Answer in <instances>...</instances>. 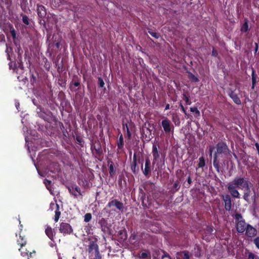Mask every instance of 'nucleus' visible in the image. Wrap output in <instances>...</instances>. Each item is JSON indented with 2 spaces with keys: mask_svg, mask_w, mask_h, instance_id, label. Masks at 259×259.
Masks as SVG:
<instances>
[{
  "mask_svg": "<svg viewBox=\"0 0 259 259\" xmlns=\"http://www.w3.org/2000/svg\"><path fill=\"white\" fill-rule=\"evenodd\" d=\"M69 192L74 196L75 198L77 197V194L76 192H78L79 195L82 196V193L80 188L76 185H72L68 188Z\"/></svg>",
  "mask_w": 259,
  "mask_h": 259,
  "instance_id": "19",
  "label": "nucleus"
},
{
  "mask_svg": "<svg viewBox=\"0 0 259 259\" xmlns=\"http://www.w3.org/2000/svg\"><path fill=\"white\" fill-rule=\"evenodd\" d=\"M163 128L165 133H170L172 132V134L174 133V126L171 124L170 121L168 119H163Z\"/></svg>",
  "mask_w": 259,
  "mask_h": 259,
  "instance_id": "15",
  "label": "nucleus"
},
{
  "mask_svg": "<svg viewBox=\"0 0 259 259\" xmlns=\"http://www.w3.org/2000/svg\"><path fill=\"white\" fill-rule=\"evenodd\" d=\"M59 231L64 235H66L71 234L73 232V229L69 224L62 222L60 225Z\"/></svg>",
  "mask_w": 259,
  "mask_h": 259,
  "instance_id": "10",
  "label": "nucleus"
},
{
  "mask_svg": "<svg viewBox=\"0 0 259 259\" xmlns=\"http://www.w3.org/2000/svg\"><path fill=\"white\" fill-rule=\"evenodd\" d=\"M152 154L153 157L152 167L153 175L161 180L162 179V160L160 155H162V149L159 143H153Z\"/></svg>",
  "mask_w": 259,
  "mask_h": 259,
  "instance_id": "3",
  "label": "nucleus"
},
{
  "mask_svg": "<svg viewBox=\"0 0 259 259\" xmlns=\"http://www.w3.org/2000/svg\"><path fill=\"white\" fill-rule=\"evenodd\" d=\"M139 257L141 259H146L148 257H150V254L147 251L143 252L139 254Z\"/></svg>",
  "mask_w": 259,
  "mask_h": 259,
  "instance_id": "31",
  "label": "nucleus"
},
{
  "mask_svg": "<svg viewBox=\"0 0 259 259\" xmlns=\"http://www.w3.org/2000/svg\"><path fill=\"white\" fill-rule=\"evenodd\" d=\"M254 145L256 148L257 153H259V144L258 143H255Z\"/></svg>",
  "mask_w": 259,
  "mask_h": 259,
  "instance_id": "54",
  "label": "nucleus"
},
{
  "mask_svg": "<svg viewBox=\"0 0 259 259\" xmlns=\"http://www.w3.org/2000/svg\"><path fill=\"white\" fill-rule=\"evenodd\" d=\"M55 45L57 49H59L60 48V45L59 42H56Z\"/></svg>",
  "mask_w": 259,
  "mask_h": 259,
  "instance_id": "56",
  "label": "nucleus"
},
{
  "mask_svg": "<svg viewBox=\"0 0 259 259\" xmlns=\"http://www.w3.org/2000/svg\"><path fill=\"white\" fill-rule=\"evenodd\" d=\"M106 207L111 208L115 207L116 209L120 212H123L124 209L123 203L116 199H113L109 201Z\"/></svg>",
  "mask_w": 259,
  "mask_h": 259,
  "instance_id": "6",
  "label": "nucleus"
},
{
  "mask_svg": "<svg viewBox=\"0 0 259 259\" xmlns=\"http://www.w3.org/2000/svg\"><path fill=\"white\" fill-rule=\"evenodd\" d=\"M180 109L181 110H182V111L185 114H186V111L184 108V107L183 106V105H182V103H180Z\"/></svg>",
  "mask_w": 259,
  "mask_h": 259,
  "instance_id": "48",
  "label": "nucleus"
},
{
  "mask_svg": "<svg viewBox=\"0 0 259 259\" xmlns=\"http://www.w3.org/2000/svg\"><path fill=\"white\" fill-rule=\"evenodd\" d=\"M9 65L10 68H11L12 67V62L9 63Z\"/></svg>",
  "mask_w": 259,
  "mask_h": 259,
  "instance_id": "59",
  "label": "nucleus"
},
{
  "mask_svg": "<svg viewBox=\"0 0 259 259\" xmlns=\"http://www.w3.org/2000/svg\"><path fill=\"white\" fill-rule=\"evenodd\" d=\"M251 80H252V85L251 89L254 90L256 82L257 75L255 74V71L253 67H251Z\"/></svg>",
  "mask_w": 259,
  "mask_h": 259,
  "instance_id": "25",
  "label": "nucleus"
},
{
  "mask_svg": "<svg viewBox=\"0 0 259 259\" xmlns=\"http://www.w3.org/2000/svg\"><path fill=\"white\" fill-rule=\"evenodd\" d=\"M123 138L122 135H121L119 137V139L117 141V145L118 149H122L123 147Z\"/></svg>",
  "mask_w": 259,
  "mask_h": 259,
  "instance_id": "30",
  "label": "nucleus"
},
{
  "mask_svg": "<svg viewBox=\"0 0 259 259\" xmlns=\"http://www.w3.org/2000/svg\"><path fill=\"white\" fill-rule=\"evenodd\" d=\"M169 108V104H167L165 106V110H167Z\"/></svg>",
  "mask_w": 259,
  "mask_h": 259,
  "instance_id": "58",
  "label": "nucleus"
},
{
  "mask_svg": "<svg viewBox=\"0 0 259 259\" xmlns=\"http://www.w3.org/2000/svg\"><path fill=\"white\" fill-rule=\"evenodd\" d=\"M216 151L213 154V165L218 173L221 171V165L225 164V157L230 154L231 151L227 143L221 141L215 146Z\"/></svg>",
  "mask_w": 259,
  "mask_h": 259,
  "instance_id": "2",
  "label": "nucleus"
},
{
  "mask_svg": "<svg viewBox=\"0 0 259 259\" xmlns=\"http://www.w3.org/2000/svg\"><path fill=\"white\" fill-rule=\"evenodd\" d=\"M30 79L31 84L32 85H34V84L35 83H36V80H37L36 76L34 74H32L31 75Z\"/></svg>",
  "mask_w": 259,
  "mask_h": 259,
  "instance_id": "39",
  "label": "nucleus"
},
{
  "mask_svg": "<svg viewBox=\"0 0 259 259\" xmlns=\"http://www.w3.org/2000/svg\"><path fill=\"white\" fill-rule=\"evenodd\" d=\"M81 80L77 75H74L72 81L70 83V89L72 92H76L78 89L76 87H79L80 85Z\"/></svg>",
  "mask_w": 259,
  "mask_h": 259,
  "instance_id": "12",
  "label": "nucleus"
},
{
  "mask_svg": "<svg viewBox=\"0 0 259 259\" xmlns=\"http://www.w3.org/2000/svg\"><path fill=\"white\" fill-rule=\"evenodd\" d=\"M98 84H99V87H100V88H104V85H105V83H104V80L100 77H99L98 78Z\"/></svg>",
  "mask_w": 259,
  "mask_h": 259,
  "instance_id": "41",
  "label": "nucleus"
},
{
  "mask_svg": "<svg viewBox=\"0 0 259 259\" xmlns=\"http://www.w3.org/2000/svg\"><path fill=\"white\" fill-rule=\"evenodd\" d=\"M190 110L191 112L195 113L197 117L200 116V112L196 107H190Z\"/></svg>",
  "mask_w": 259,
  "mask_h": 259,
  "instance_id": "32",
  "label": "nucleus"
},
{
  "mask_svg": "<svg viewBox=\"0 0 259 259\" xmlns=\"http://www.w3.org/2000/svg\"><path fill=\"white\" fill-rule=\"evenodd\" d=\"M9 33L13 39L14 43L17 46V43H18V38L16 37V31L12 25H10L9 26Z\"/></svg>",
  "mask_w": 259,
  "mask_h": 259,
  "instance_id": "21",
  "label": "nucleus"
},
{
  "mask_svg": "<svg viewBox=\"0 0 259 259\" xmlns=\"http://www.w3.org/2000/svg\"><path fill=\"white\" fill-rule=\"evenodd\" d=\"M253 200L255 201V195H253Z\"/></svg>",
  "mask_w": 259,
  "mask_h": 259,
  "instance_id": "61",
  "label": "nucleus"
},
{
  "mask_svg": "<svg viewBox=\"0 0 259 259\" xmlns=\"http://www.w3.org/2000/svg\"><path fill=\"white\" fill-rule=\"evenodd\" d=\"M22 2L21 3V7L23 11H25L27 5V0H22Z\"/></svg>",
  "mask_w": 259,
  "mask_h": 259,
  "instance_id": "37",
  "label": "nucleus"
},
{
  "mask_svg": "<svg viewBox=\"0 0 259 259\" xmlns=\"http://www.w3.org/2000/svg\"><path fill=\"white\" fill-rule=\"evenodd\" d=\"M47 182H48V184H50L51 183V181H49V180H46Z\"/></svg>",
  "mask_w": 259,
  "mask_h": 259,
  "instance_id": "60",
  "label": "nucleus"
},
{
  "mask_svg": "<svg viewBox=\"0 0 259 259\" xmlns=\"http://www.w3.org/2000/svg\"><path fill=\"white\" fill-rule=\"evenodd\" d=\"M76 140L78 144H81L82 142V139L79 137H76Z\"/></svg>",
  "mask_w": 259,
  "mask_h": 259,
  "instance_id": "50",
  "label": "nucleus"
},
{
  "mask_svg": "<svg viewBox=\"0 0 259 259\" xmlns=\"http://www.w3.org/2000/svg\"><path fill=\"white\" fill-rule=\"evenodd\" d=\"M230 97L233 100L234 102L237 104L240 105L241 104V100L238 95L234 93V91H231L229 94Z\"/></svg>",
  "mask_w": 259,
  "mask_h": 259,
  "instance_id": "22",
  "label": "nucleus"
},
{
  "mask_svg": "<svg viewBox=\"0 0 259 259\" xmlns=\"http://www.w3.org/2000/svg\"><path fill=\"white\" fill-rule=\"evenodd\" d=\"M126 134L128 139H131L132 138V134L130 131L129 127H127Z\"/></svg>",
  "mask_w": 259,
  "mask_h": 259,
  "instance_id": "46",
  "label": "nucleus"
},
{
  "mask_svg": "<svg viewBox=\"0 0 259 259\" xmlns=\"http://www.w3.org/2000/svg\"><path fill=\"white\" fill-rule=\"evenodd\" d=\"M84 182H85L86 184H87L88 181H87V180H84V182H83V183H84Z\"/></svg>",
  "mask_w": 259,
  "mask_h": 259,
  "instance_id": "62",
  "label": "nucleus"
},
{
  "mask_svg": "<svg viewBox=\"0 0 259 259\" xmlns=\"http://www.w3.org/2000/svg\"><path fill=\"white\" fill-rule=\"evenodd\" d=\"M22 21L25 25H28L29 24V18L26 15L22 16Z\"/></svg>",
  "mask_w": 259,
  "mask_h": 259,
  "instance_id": "38",
  "label": "nucleus"
},
{
  "mask_svg": "<svg viewBox=\"0 0 259 259\" xmlns=\"http://www.w3.org/2000/svg\"><path fill=\"white\" fill-rule=\"evenodd\" d=\"M213 227L212 226H206L204 229V232L202 234V238L209 241L210 240V236L213 234Z\"/></svg>",
  "mask_w": 259,
  "mask_h": 259,
  "instance_id": "14",
  "label": "nucleus"
},
{
  "mask_svg": "<svg viewBox=\"0 0 259 259\" xmlns=\"http://www.w3.org/2000/svg\"><path fill=\"white\" fill-rule=\"evenodd\" d=\"M254 45H255V48H254V53L255 55L257 53V51H258V45L257 42H255Z\"/></svg>",
  "mask_w": 259,
  "mask_h": 259,
  "instance_id": "49",
  "label": "nucleus"
},
{
  "mask_svg": "<svg viewBox=\"0 0 259 259\" xmlns=\"http://www.w3.org/2000/svg\"><path fill=\"white\" fill-rule=\"evenodd\" d=\"M92 218V216L91 213H87L84 216V221L85 222H89L91 220Z\"/></svg>",
  "mask_w": 259,
  "mask_h": 259,
  "instance_id": "35",
  "label": "nucleus"
},
{
  "mask_svg": "<svg viewBox=\"0 0 259 259\" xmlns=\"http://www.w3.org/2000/svg\"><path fill=\"white\" fill-rule=\"evenodd\" d=\"M37 13L39 19V23L45 25L46 24L45 18L47 15V10L45 7L41 5H37Z\"/></svg>",
  "mask_w": 259,
  "mask_h": 259,
  "instance_id": "7",
  "label": "nucleus"
},
{
  "mask_svg": "<svg viewBox=\"0 0 259 259\" xmlns=\"http://www.w3.org/2000/svg\"><path fill=\"white\" fill-rule=\"evenodd\" d=\"M142 138L144 142H149L151 139V132L146 126H143L141 129Z\"/></svg>",
  "mask_w": 259,
  "mask_h": 259,
  "instance_id": "11",
  "label": "nucleus"
},
{
  "mask_svg": "<svg viewBox=\"0 0 259 259\" xmlns=\"http://www.w3.org/2000/svg\"><path fill=\"white\" fill-rule=\"evenodd\" d=\"M189 77L193 82H197L199 81L198 78L191 72L189 73Z\"/></svg>",
  "mask_w": 259,
  "mask_h": 259,
  "instance_id": "34",
  "label": "nucleus"
},
{
  "mask_svg": "<svg viewBox=\"0 0 259 259\" xmlns=\"http://www.w3.org/2000/svg\"><path fill=\"white\" fill-rule=\"evenodd\" d=\"M89 256L93 259H102L97 240H90L88 248Z\"/></svg>",
  "mask_w": 259,
  "mask_h": 259,
  "instance_id": "4",
  "label": "nucleus"
},
{
  "mask_svg": "<svg viewBox=\"0 0 259 259\" xmlns=\"http://www.w3.org/2000/svg\"><path fill=\"white\" fill-rule=\"evenodd\" d=\"M245 235L248 237L255 236L257 234V230L250 224H247L245 229Z\"/></svg>",
  "mask_w": 259,
  "mask_h": 259,
  "instance_id": "16",
  "label": "nucleus"
},
{
  "mask_svg": "<svg viewBox=\"0 0 259 259\" xmlns=\"http://www.w3.org/2000/svg\"><path fill=\"white\" fill-rule=\"evenodd\" d=\"M220 197L224 202L225 209L227 211H230L232 206V200L231 198L232 196L230 194H221Z\"/></svg>",
  "mask_w": 259,
  "mask_h": 259,
  "instance_id": "8",
  "label": "nucleus"
},
{
  "mask_svg": "<svg viewBox=\"0 0 259 259\" xmlns=\"http://www.w3.org/2000/svg\"><path fill=\"white\" fill-rule=\"evenodd\" d=\"M185 117L187 119L191 118L192 117V116L191 115H190L189 114H188L187 112H186V114H185Z\"/></svg>",
  "mask_w": 259,
  "mask_h": 259,
  "instance_id": "55",
  "label": "nucleus"
},
{
  "mask_svg": "<svg viewBox=\"0 0 259 259\" xmlns=\"http://www.w3.org/2000/svg\"><path fill=\"white\" fill-rule=\"evenodd\" d=\"M3 0H0V2H3Z\"/></svg>",
  "mask_w": 259,
  "mask_h": 259,
  "instance_id": "64",
  "label": "nucleus"
},
{
  "mask_svg": "<svg viewBox=\"0 0 259 259\" xmlns=\"http://www.w3.org/2000/svg\"><path fill=\"white\" fill-rule=\"evenodd\" d=\"M149 33L152 36L155 38H158L159 37V34L155 32L149 31Z\"/></svg>",
  "mask_w": 259,
  "mask_h": 259,
  "instance_id": "44",
  "label": "nucleus"
},
{
  "mask_svg": "<svg viewBox=\"0 0 259 259\" xmlns=\"http://www.w3.org/2000/svg\"><path fill=\"white\" fill-rule=\"evenodd\" d=\"M174 187L175 188H176V189H178V184H177V183H175L174 185Z\"/></svg>",
  "mask_w": 259,
  "mask_h": 259,
  "instance_id": "57",
  "label": "nucleus"
},
{
  "mask_svg": "<svg viewBox=\"0 0 259 259\" xmlns=\"http://www.w3.org/2000/svg\"><path fill=\"white\" fill-rule=\"evenodd\" d=\"M163 259H171L170 256L164 250H163Z\"/></svg>",
  "mask_w": 259,
  "mask_h": 259,
  "instance_id": "45",
  "label": "nucleus"
},
{
  "mask_svg": "<svg viewBox=\"0 0 259 259\" xmlns=\"http://www.w3.org/2000/svg\"><path fill=\"white\" fill-rule=\"evenodd\" d=\"M205 160L203 156L199 157V162L197 164V166L198 168H203L205 166Z\"/></svg>",
  "mask_w": 259,
  "mask_h": 259,
  "instance_id": "29",
  "label": "nucleus"
},
{
  "mask_svg": "<svg viewBox=\"0 0 259 259\" xmlns=\"http://www.w3.org/2000/svg\"><path fill=\"white\" fill-rule=\"evenodd\" d=\"M253 243L257 248L259 249V237H256L253 240Z\"/></svg>",
  "mask_w": 259,
  "mask_h": 259,
  "instance_id": "43",
  "label": "nucleus"
},
{
  "mask_svg": "<svg viewBox=\"0 0 259 259\" xmlns=\"http://www.w3.org/2000/svg\"><path fill=\"white\" fill-rule=\"evenodd\" d=\"M141 168L143 170V174L146 177L149 176L151 175V162L149 158H147L145 159L144 168H143V162H141Z\"/></svg>",
  "mask_w": 259,
  "mask_h": 259,
  "instance_id": "13",
  "label": "nucleus"
},
{
  "mask_svg": "<svg viewBox=\"0 0 259 259\" xmlns=\"http://www.w3.org/2000/svg\"><path fill=\"white\" fill-rule=\"evenodd\" d=\"M187 181V182H188V183L189 184V185H190L192 184V180H191V179L190 176L188 177Z\"/></svg>",
  "mask_w": 259,
  "mask_h": 259,
  "instance_id": "52",
  "label": "nucleus"
},
{
  "mask_svg": "<svg viewBox=\"0 0 259 259\" xmlns=\"http://www.w3.org/2000/svg\"><path fill=\"white\" fill-rule=\"evenodd\" d=\"M19 250L21 252V254L23 256H28L29 259H30L29 257L33 256V254H35V251H33L32 252H30L29 254H28V251H23L21 248H19Z\"/></svg>",
  "mask_w": 259,
  "mask_h": 259,
  "instance_id": "28",
  "label": "nucleus"
},
{
  "mask_svg": "<svg viewBox=\"0 0 259 259\" xmlns=\"http://www.w3.org/2000/svg\"><path fill=\"white\" fill-rule=\"evenodd\" d=\"M183 100L185 101L187 105H190L191 104V102L189 101V97L187 96L186 94H183Z\"/></svg>",
  "mask_w": 259,
  "mask_h": 259,
  "instance_id": "40",
  "label": "nucleus"
},
{
  "mask_svg": "<svg viewBox=\"0 0 259 259\" xmlns=\"http://www.w3.org/2000/svg\"><path fill=\"white\" fill-rule=\"evenodd\" d=\"M122 127H123V129L124 130H126V131L127 130V127H128L127 124L124 123H122Z\"/></svg>",
  "mask_w": 259,
  "mask_h": 259,
  "instance_id": "51",
  "label": "nucleus"
},
{
  "mask_svg": "<svg viewBox=\"0 0 259 259\" xmlns=\"http://www.w3.org/2000/svg\"><path fill=\"white\" fill-rule=\"evenodd\" d=\"M180 255L183 259H190V255L188 251H184L181 252Z\"/></svg>",
  "mask_w": 259,
  "mask_h": 259,
  "instance_id": "33",
  "label": "nucleus"
},
{
  "mask_svg": "<svg viewBox=\"0 0 259 259\" xmlns=\"http://www.w3.org/2000/svg\"><path fill=\"white\" fill-rule=\"evenodd\" d=\"M248 22V20L247 19H245L244 23L241 25L240 28V31L241 32H246L249 30Z\"/></svg>",
  "mask_w": 259,
  "mask_h": 259,
  "instance_id": "27",
  "label": "nucleus"
},
{
  "mask_svg": "<svg viewBox=\"0 0 259 259\" xmlns=\"http://www.w3.org/2000/svg\"><path fill=\"white\" fill-rule=\"evenodd\" d=\"M214 149V147L213 146H210L209 147V156H212V152L213 151Z\"/></svg>",
  "mask_w": 259,
  "mask_h": 259,
  "instance_id": "47",
  "label": "nucleus"
},
{
  "mask_svg": "<svg viewBox=\"0 0 259 259\" xmlns=\"http://www.w3.org/2000/svg\"><path fill=\"white\" fill-rule=\"evenodd\" d=\"M252 186V184L248 178L241 177H235L231 182L228 183L226 186L228 191L234 198L239 199L240 198V194L238 189L243 190V199L248 203L249 202V197L251 193V188Z\"/></svg>",
  "mask_w": 259,
  "mask_h": 259,
  "instance_id": "1",
  "label": "nucleus"
},
{
  "mask_svg": "<svg viewBox=\"0 0 259 259\" xmlns=\"http://www.w3.org/2000/svg\"><path fill=\"white\" fill-rule=\"evenodd\" d=\"M97 145H92L91 146V150L93 153H94V151H95L96 155L98 156H101L102 154V149L101 148V144L100 142L98 141L96 142Z\"/></svg>",
  "mask_w": 259,
  "mask_h": 259,
  "instance_id": "17",
  "label": "nucleus"
},
{
  "mask_svg": "<svg viewBox=\"0 0 259 259\" xmlns=\"http://www.w3.org/2000/svg\"><path fill=\"white\" fill-rule=\"evenodd\" d=\"M234 218L236 221V227L237 231L240 233H243L245 232L247 224L245 220L243 219L241 213H236L235 214Z\"/></svg>",
  "mask_w": 259,
  "mask_h": 259,
  "instance_id": "5",
  "label": "nucleus"
},
{
  "mask_svg": "<svg viewBox=\"0 0 259 259\" xmlns=\"http://www.w3.org/2000/svg\"><path fill=\"white\" fill-rule=\"evenodd\" d=\"M54 206H56V209L55 212V217H54V221L56 223L58 221V220L60 217L61 211L60 210V207H59V205L58 204H57V203L55 204L54 203H51L50 204L51 208L53 209V207Z\"/></svg>",
  "mask_w": 259,
  "mask_h": 259,
  "instance_id": "20",
  "label": "nucleus"
},
{
  "mask_svg": "<svg viewBox=\"0 0 259 259\" xmlns=\"http://www.w3.org/2000/svg\"><path fill=\"white\" fill-rule=\"evenodd\" d=\"M101 231L105 234H110V226L109 225L107 220L104 218L99 220L98 222Z\"/></svg>",
  "mask_w": 259,
  "mask_h": 259,
  "instance_id": "9",
  "label": "nucleus"
},
{
  "mask_svg": "<svg viewBox=\"0 0 259 259\" xmlns=\"http://www.w3.org/2000/svg\"><path fill=\"white\" fill-rule=\"evenodd\" d=\"M137 156L136 153L133 155V161L131 164V169L134 174H137L139 171V168L137 165Z\"/></svg>",
  "mask_w": 259,
  "mask_h": 259,
  "instance_id": "18",
  "label": "nucleus"
},
{
  "mask_svg": "<svg viewBox=\"0 0 259 259\" xmlns=\"http://www.w3.org/2000/svg\"><path fill=\"white\" fill-rule=\"evenodd\" d=\"M139 163H140V159L138 160Z\"/></svg>",
  "mask_w": 259,
  "mask_h": 259,
  "instance_id": "63",
  "label": "nucleus"
},
{
  "mask_svg": "<svg viewBox=\"0 0 259 259\" xmlns=\"http://www.w3.org/2000/svg\"><path fill=\"white\" fill-rule=\"evenodd\" d=\"M107 163L109 166V172L110 176L112 177L115 174V170L114 169V164L110 159L108 160Z\"/></svg>",
  "mask_w": 259,
  "mask_h": 259,
  "instance_id": "23",
  "label": "nucleus"
},
{
  "mask_svg": "<svg viewBox=\"0 0 259 259\" xmlns=\"http://www.w3.org/2000/svg\"><path fill=\"white\" fill-rule=\"evenodd\" d=\"M46 234L47 236L51 240H53L54 239V232L53 231L52 228L48 226L45 230Z\"/></svg>",
  "mask_w": 259,
  "mask_h": 259,
  "instance_id": "26",
  "label": "nucleus"
},
{
  "mask_svg": "<svg viewBox=\"0 0 259 259\" xmlns=\"http://www.w3.org/2000/svg\"><path fill=\"white\" fill-rule=\"evenodd\" d=\"M248 259H259V257L252 252H248Z\"/></svg>",
  "mask_w": 259,
  "mask_h": 259,
  "instance_id": "36",
  "label": "nucleus"
},
{
  "mask_svg": "<svg viewBox=\"0 0 259 259\" xmlns=\"http://www.w3.org/2000/svg\"><path fill=\"white\" fill-rule=\"evenodd\" d=\"M212 55L214 57H216L218 55L217 51L213 50L212 51Z\"/></svg>",
  "mask_w": 259,
  "mask_h": 259,
  "instance_id": "53",
  "label": "nucleus"
},
{
  "mask_svg": "<svg viewBox=\"0 0 259 259\" xmlns=\"http://www.w3.org/2000/svg\"><path fill=\"white\" fill-rule=\"evenodd\" d=\"M61 129L62 131L63 136L65 137H67L68 135V133L67 131L65 129V127H64L63 123H62V125L61 126Z\"/></svg>",
  "mask_w": 259,
  "mask_h": 259,
  "instance_id": "42",
  "label": "nucleus"
},
{
  "mask_svg": "<svg viewBox=\"0 0 259 259\" xmlns=\"http://www.w3.org/2000/svg\"><path fill=\"white\" fill-rule=\"evenodd\" d=\"M17 242L18 245H20L21 249L22 250V247L24 246L26 244V239L25 236H22L20 235L19 238L17 239Z\"/></svg>",
  "mask_w": 259,
  "mask_h": 259,
  "instance_id": "24",
  "label": "nucleus"
}]
</instances>
